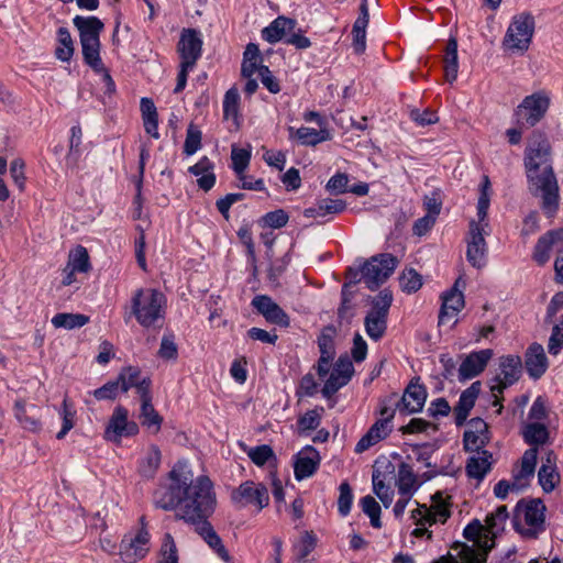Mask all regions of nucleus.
<instances>
[{
	"instance_id": "obj_19",
	"label": "nucleus",
	"mask_w": 563,
	"mask_h": 563,
	"mask_svg": "<svg viewBox=\"0 0 563 563\" xmlns=\"http://www.w3.org/2000/svg\"><path fill=\"white\" fill-rule=\"evenodd\" d=\"M419 377L411 379L400 400L396 402V408L407 413H416L422 410L426 399L427 389L419 384Z\"/></svg>"
},
{
	"instance_id": "obj_51",
	"label": "nucleus",
	"mask_w": 563,
	"mask_h": 563,
	"mask_svg": "<svg viewBox=\"0 0 563 563\" xmlns=\"http://www.w3.org/2000/svg\"><path fill=\"white\" fill-rule=\"evenodd\" d=\"M399 284L402 291L412 294L418 291L422 286V277L413 268L405 271L399 277Z\"/></svg>"
},
{
	"instance_id": "obj_43",
	"label": "nucleus",
	"mask_w": 563,
	"mask_h": 563,
	"mask_svg": "<svg viewBox=\"0 0 563 563\" xmlns=\"http://www.w3.org/2000/svg\"><path fill=\"white\" fill-rule=\"evenodd\" d=\"M85 63L95 71L103 70V63L100 58V41L80 42Z\"/></svg>"
},
{
	"instance_id": "obj_14",
	"label": "nucleus",
	"mask_w": 563,
	"mask_h": 563,
	"mask_svg": "<svg viewBox=\"0 0 563 563\" xmlns=\"http://www.w3.org/2000/svg\"><path fill=\"white\" fill-rule=\"evenodd\" d=\"M120 389L126 393L129 389L134 388L140 398L151 393L152 380L148 376L142 375V372L136 366L123 367L118 377Z\"/></svg>"
},
{
	"instance_id": "obj_26",
	"label": "nucleus",
	"mask_w": 563,
	"mask_h": 563,
	"mask_svg": "<svg viewBox=\"0 0 563 563\" xmlns=\"http://www.w3.org/2000/svg\"><path fill=\"white\" fill-rule=\"evenodd\" d=\"M525 366L529 376L533 379L540 378L548 368V358L544 349L539 343H532L527 352L525 358Z\"/></svg>"
},
{
	"instance_id": "obj_64",
	"label": "nucleus",
	"mask_w": 563,
	"mask_h": 563,
	"mask_svg": "<svg viewBox=\"0 0 563 563\" xmlns=\"http://www.w3.org/2000/svg\"><path fill=\"white\" fill-rule=\"evenodd\" d=\"M273 456L274 452L272 448L266 444L258 445L249 452V457L258 466L264 465Z\"/></svg>"
},
{
	"instance_id": "obj_38",
	"label": "nucleus",
	"mask_w": 563,
	"mask_h": 563,
	"mask_svg": "<svg viewBox=\"0 0 563 563\" xmlns=\"http://www.w3.org/2000/svg\"><path fill=\"white\" fill-rule=\"evenodd\" d=\"M457 69V41L454 37H451L448 41L444 56V73L448 81L452 82L456 79Z\"/></svg>"
},
{
	"instance_id": "obj_62",
	"label": "nucleus",
	"mask_w": 563,
	"mask_h": 563,
	"mask_svg": "<svg viewBox=\"0 0 563 563\" xmlns=\"http://www.w3.org/2000/svg\"><path fill=\"white\" fill-rule=\"evenodd\" d=\"M321 421V416L317 409L308 410L303 416H301L298 421V428L301 432L316 430Z\"/></svg>"
},
{
	"instance_id": "obj_33",
	"label": "nucleus",
	"mask_w": 563,
	"mask_h": 563,
	"mask_svg": "<svg viewBox=\"0 0 563 563\" xmlns=\"http://www.w3.org/2000/svg\"><path fill=\"white\" fill-rule=\"evenodd\" d=\"M189 173L195 176H200L197 179L199 188L205 191L210 190L216 184V175L213 174V163L203 156L198 163L189 167Z\"/></svg>"
},
{
	"instance_id": "obj_11",
	"label": "nucleus",
	"mask_w": 563,
	"mask_h": 563,
	"mask_svg": "<svg viewBox=\"0 0 563 563\" xmlns=\"http://www.w3.org/2000/svg\"><path fill=\"white\" fill-rule=\"evenodd\" d=\"M550 99L543 93L537 92L527 96L517 110V115L525 121L527 126H534L547 113Z\"/></svg>"
},
{
	"instance_id": "obj_30",
	"label": "nucleus",
	"mask_w": 563,
	"mask_h": 563,
	"mask_svg": "<svg viewBox=\"0 0 563 563\" xmlns=\"http://www.w3.org/2000/svg\"><path fill=\"white\" fill-rule=\"evenodd\" d=\"M476 453V455L468 457L465 470L468 477L482 481L492 468L493 455L487 450L477 451Z\"/></svg>"
},
{
	"instance_id": "obj_42",
	"label": "nucleus",
	"mask_w": 563,
	"mask_h": 563,
	"mask_svg": "<svg viewBox=\"0 0 563 563\" xmlns=\"http://www.w3.org/2000/svg\"><path fill=\"white\" fill-rule=\"evenodd\" d=\"M58 46L55 49V56L62 62H68L74 55V42L67 27H59L57 31Z\"/></svg>"
},
{
	"instance_id": "obj_22",
	"label": "nucleus",
	"mask_w": 563,
	"mask_h": 563,
	"mask_svg": "<svg viewBox=\"0 0 563 563\" xmlns=\"http://www.w3.org/2000/svg\"><path fill=\"white\" fill-rule=\"evenodd\" d=\"M320 464L319 452L308 445L303 451L295 455L294 473L297 481L312 476Z\"/></svg>"
},
{
	"instance_id": "obj_20",
	"label": "nucleus",
	"mask_w": 563,
	"mask_h": 563,
	"mask_svg": "<svg viewBox=\"0 0 563 563\" xmlns=\"http://www.w3.org/2000/svg\"><path fill=\"white\" fill-rule=\"evenodd\" d=\"M559 254L563 250V229L552 230L539 238L533 252V260L544 265L550 260V251Z\"/></svg>"
},
{
	"instance_id": "obj_63",
	"label": "nucleus",
	"mask_w": 563,
	"mask_h": 563,
	"mask_svg": "<svg viewBox=\"0 0 563 563\" xmlns=\"http://www.w3.org/2000/svg\"><path fill=\"white\" fill-rule=\"evenodd\" d=\"M373 489L385 507H388L391 504L394 492L385 485L382 479H379V475L373 474Z\"/></svg>"
},
{
	"instance_id": "obj_39",
	"label": "nucleus",
	"mask_w": 563,
	"mask_h": 563,
	"mask_svg": "<svg viewBox=\"0 0 563 563\" xmlns=\"http://www.w3.org/2000/svg\"><path fill=\"white\" fill-rule=\"evenodd\" d=\"M51 322L56 329L64 328L67 330H73L87 324L89 322V317L82 313L60 312L56 313L52 318Z\"/></svg>"
},
{
	"instance_id": "obj_24",
	"label": "nucleus",
	"mask_w": 563,
	"mask_h": 563,
	"mask_svg": "<svg viewBox=\"0 0 563 563\" xmlns=\"http://www.w3.org/2000/svg\"><path fill=\"white\" fill-rule=\"evenodd\" d=\"M14 416L21 427L31 432H38L42 428L40 408L19 399L14 404Z\"/></svg>"
},
{
	"instance_id": "obj_59",
	"label": "nucleus",
	"mask_w": 563,
	"mask_h": 563,
	"mask_svg": "<svg viewBox=\"0 0 563 563\" xmlns=\"http://www.w3.org/2000/svg\"><path fill=\"white\" fill-rule=\"evenodd\" d=\"M119 391H121L120 383H118V379H114L95 389L92 395L97 400H114Z\"/></svg>"
},
{
	"instance_id": "obj_47",
	"label": "nucleus",
	"mask_w": 563,
	"mask_h": 563,
	"mask_svg": "<svg viewBox=\"0 0 563 563\" xmlns=\"http://www.w3.org/2000/svg\"><path fill=\"white\" fill-rule=\"evenodd\" d=\"M67 268H71L77 273H87L90 269L89 255L87 250L79 245L69 254Z\"/></svg>"
},
{
	"instance_id": "obj_18",
	"label": "nucleus",
	"mask_w": 563,
	"mask_h": 563,
	"mask_svg": "<svg viewBox=\"0 0 563 563\" xmlns=\"http://www.w3.org/2000/svg\"><path fill=\"white\" fill-rule=\"evenodd\" d=\"M470 429L463 434V446L466 452L484 450L489 442L488 424L482 418H473L468 421Z\"/></svg>"
},
{
	"instance_id": "obj_55",
	"label": "nucleus",
	"mask_w": 563,
	"mask_h": 563,
	"mask_svg": "<svg viewBox=\"0 0 563 563\" xmlns=\"http://www.w3.org/2000/svg\"><path fill=\"white\" fill-rule=\"evenodd\" d=\"M526 487L527 486L521 481L517 484V476L512 475V482H508L506 479L499 481L494 487V494L499 499H506L509 492L519 493Z\"/></svg>"
},
{
	"instance_id": "obj_29",
	"label": "nucleus",
	"mask_w": 563,
	"mask_h": 563,
	"mask_svg": "<svg viewBox=\"0 0 563 563\" xmlns=\"http://www.w3.org/2000/svg\"><path fill=\"white\" fill-rule=\"evenodd\" d=\"M296 24V20L280 15L262 30V37L271 44L277 43L283 40L287 33L292 32Z\"/></svg>"
},
{
	"instance_id": "obj_15",
	"label": "nucleus",
	"mask_w": 563,
	"mask_h": 563,
	"mask_svg": "<svg viewBox=\"0 0 563 563\" xmlns=\"http://www.w3.org/2000/svg\"><path fill=\"white\" fill-rule=\"evenodd\" d=\"M493 354V350L485 349L466 355L457 368L459 380L465 382L483 373Z\"/></svg>"
},
{
	"instance_id": "obj_60",
	"label": "nucleus",
	"mask_w": 563,
	"mask_h": 563,
	"mask_svg": "<svg viewBox=\"0 0 563 563\" xmlns=\"http://www.w3.org/2000/svg\"><path fill=\"white\" fill-rule=\"evenodd\" d=\"M563 349V316L560 323L554 324L548 343V351L552 355H558Z\"/></svg>"
},
{
	"instance_id": "obj_8",
	"label": "nucleus",
	"mask_w": 563,
	"mask_h": 563,
	"mask_svg": "<svg viewBox=\"0 0 563 563\" xmlns=\"http://www.w3.org/2000/svg\"><path fill=\"white\" fill-rule=\"evenodd\" d=\"M534 32V18L531 13L523 12L516 15L510 23L504 45L511 51L526 52L529 48Z\"/></svg>"
},
{
	"instance_id": "obj_4",
	"label": "nucleus",
	"mask_w": 563,
	"mask_h": 563,
	"mask_svg": "<svg viewBox=\"0 0 563 563\" xmlns=\"http://www.w3.org/2000/svg\"><path fill=\"white\" fill-rule=\"evenodd\" d=\"M493 530H463L464 538L472 545L457 544L456 555L448 553L434 563H484L488 552L495 547L496 536Z\"/></svg>"
},
{
	"instance_id": "obj_3",
	"label": "nucleus",
	"mask_w": 563,
	"mask_h": 563,
	"mask_svg": "<svg viewBox=\"0 0 563 563\" xmlns=\"http://www.w3.org/2000/svg\"><path fill=\"white\" fill-rule=\"evenodd\" d=\"M489 185V179L485 176L482 185V192L477 202L478 222L475 220L470 221L468 233L465 239L467 244L466 260L473 267L478 269L483 268L487 262L488 247L485 240V235L487 234L485 232V227H487L488 223L485 222V219L487 217L490 202L488 195Z\"/></svg>"
},
{
	"instance_id": "obj_23",
	"label": "nucleus",
	"mask_w": 563,
	"mask_h": 563,
	"mask_svg": "<svg viewBox=\"0 0 563 563\" xmlns=\"http://www.w3.org/2000/svg\"><path fill=\"white\" fill-rule=\"evenodd\" d=\"M431 499L432 504L430 507H421V511H423L422 519L430 526L444 525L446 519L451 516V504L442 492H437L432 495Z\"/></svg>"
},
{
	"instance_id": "obj_54",
	"label": "nucleus",
	"mask_w": 563,
	"mask_h": 563,
	"mask_svg": "<svg viewBox=\"0 0 563 563\" xmlns=\"http://www.w3.org/2000/svg\"><path fill=\"white\" fill-rule=\"evenodd\" d=\"M339 492L338 510L341 516L345 517L349 515L353 503L352 488L347 482H343L339 487Z\"/></svg>"
},
{
	"instance_id": "obj_25",
	"label": "nucleus",
	"mask_w": 563,
	"mask_h": 563,
	"mask_svg": "<svg viewBox=\"0 0 563 563\" xmlns=\"http://www.w3.org/2000/svg\"><path fill=\"white\" fill-rule=\"evenodd\" d=\"M545 505L541 499L520 500L516 506L517 516H523L528 526L539 528L544 523Z\"/></svg>"
},
{
	"instance_id": "obj_12",
	"label": "nucleus",
	"mask_w": 563,
	"mask_h": 563,
	"mask_svg": "<svg viewBox=\"0 0 563 563\" xmlns=\"http://www.w3.org/2000/svg\"><path fill=\"white\" fill-rule=\"evenodd\" d=\"M499 374L495 377V385L490 386L492 393H503L514 385L521 376L522 362L517 355H506L499 358Z\"/></svg>"
},
{
	"instance_id": "obj_34",
	"label": "nucleus",
	"mask_w": 563,
	"mask_h": 563,
	"mask_svg": "<svg viewBox=\"0 0 563 563\" xmlns=\"http://www.w3.org/2000/svg\"><path fill=\"white\" fill-rule=\"evenodd\" d=\"M290 137H296L300 144L314 146L323 141L331 139V134L328 130H316L312 128L301 126L295 130L292 126L289 129Z\"/></svg>"
},
{
	"instance_id": "obj_46",
	"label": "nucleus",
	"mask_w": 563,
	"mask_h": 563,
	"mask_svg": "<svg viewBox=\"0 0 563 563\" xmlns=\"http://www.w3.org/2000/svg\"><path fill=\"white\" fill-rule=\"evenodd\" d=\"M336 330L333 325H327L322 329L321 334L318 336V346L320 350V356L333 358L335 354L334 350V336Z\"/></svg>"
},
{
	"instance_id": "obj_21",
	"label": "nucleus",
	"mask_w": 563,
	"mask_h": 563,
	"mask_svg": "<svg viewBox=\"0 0 563 563\" xmlns=\"http://www.w3.org/2000/svg\"><path fill=\"white\" fill-rule=\"evenodd\" d=\"M481 389L482 384L479 380H476L460 395L459 401L453 408L454 422L457 427H462L466 422L479 396Z\"/></svg>"
},
{
	"instance_id": "obj_53",
	"label": "nucleus",
	"mask_w": 563,
	"mask_h": 563,
	"mask_svg": "<svg viewBox=\"0 0 563 563\" xmlns=\"http://www.w3.org/2000/svg\"><path fill=\"white\" fill-rule=\"evenodd\" d=\"M201 146V131L190 124L187 129L186 140L184 143V153L188 156L195 154Z\"/></svg>"
},
{
	"instance_id": "obj_57",
	"label": "nucleus",
	"mask_w": 563,
	"mask_h": 563,
	"mask_svg": "<svg viewBox=\"0 0 563 563\" xmlns=\"http://www.w3.org/2000/svg\"><path fill=\"white\" fill-rule=\"evenodd\" d=\"M346 209V202L342 199L323 198L318 200V210L322 217L327 214H338Z\"/></svg>"
},
{
	"instance_id": "obj_27",
	"label": "nucleus",
	"mask_w": 563,
	"mask_h": 563,
	"mask_svg": "<svg viewBox=\"0 0 563 563\" xmlns=\"http://www.w3.org/2000/svg\"><path fill=\"white\" fill-rule=\"evenodd\" d=\"M73 23L79 32L80 42L100 41L99 36L104 24L99 18L76 15L73 19Z\"/></svg>"
},
{
	"instance_id": "obj_41",
	"label": "nucleus",
	"mask_w": 563,
	"mask_h": 563,
	"mask_svg": "<svg viewBox=\"0 0 563 563\" xmlns=\"http://www.w3.org/2000/svg\"><path fill=\"white\" fill-rule=\"evenodd\" d=\"M318 538L313 530H306L300 533L299 538L294 542L292 549L298 560L306 559L317 547Z\"/></svg>"
},
{
	"instance_id": "obj_48",
	"label": "nucleus",
	"mask_w": 563,
	"mask_h": 563,
	"mask_svg": "<svg viewBox=\"0 0 563 563\" xmlns=\"http://www.w3.org/2000/svg\"><path fill=\"white\" fill-rule=\"evenodd\" d=\"M157 563H179L178 549L169 533L164 536Z\"/></svg>"
},
{
	"instance_id": "obj_9",
	"label": "nucleus",
	"mask_w": 563,
	"mask_h": 563,
	"mask_svg": "<svg viewBox=\"0 0 563 563\" xmlns=\"http://www.w3.org/2000/svg\"><path fill=\"white\" fill-rule=\"evenodd\" d=\"M231 499L238 507L254 506L261 510L268 505L269 495L265 485L246 481L232 490Z\"/></svg>"
},
{
	"instance_id": "obj_13",
	"label": "nucleus",
	"mask_w": 563,
	"mask_h": 563,
	"mask_svg": "<svg viewBox=\"0 0 563 563\" xmlns=\"http://www.w3.org/2000/svg\"><path fill=\"white\" fill-rule=\"evenodd\" d=\"M177 52L180 55L181 63L195 66L202 53V38L199 31L184 29L177 44Z\"/></svg>"
},
{
	"instance_id": "obj_7",
	"label": "nucleus",
	"mask_w": 563,
	"mask_h": 563,
	"mask_svg": "<svg viewBox=\"0 0 563 563\" xmlns=\"http://www.w3.org/2000/svg\"><path fill=\"white\" fill-rule=\"evenodd\" d=\"M397 264L398 260L389 253L372 256L361 267L366 287L371 290L377 289L394 273Z\"/></svg>"
},
{
	"instance_id": "obj_32",
	"label": "nucleus",
	"mask_w": 563,
	"mask_h": 563,
	"mask_svg": "<svg viewBox=\"0 0 563 563\" xmlns=\"http://www.w3.org/2000/svg\"><path fill=\"white\" fill-rule=\"evenodd\" d=\"M140 420L141 424L152 433H157L161 430L163 418L152 404L151 393L141 398Z\"/></svg>"
},
{
	"instance_id": "obj_5",
	"label": "nucleus",
	"mask_w": 563,
	"mask_h": 563,
	"mask_svg": "<svg viewBox=\"0 0 563 563\" xmlns=\"http://www.w3.org/2000/svg\"><path fill=\"white\" fill-rule=\"evenodd\" d=\"M100 543L103 551L118 554L123 563H137L150 552L151 534L148 530H126L120 539L119 547L106 538L101 539Z\"/></svg>"
},
{
	"instance_id": "obj_36",
	"label": "nucleus",
	"mask_w": 563,
	"mask_h": 563,
	"mask_svg": "<svg viewBox=\"0 0 563 563\" xmlns=\"http://www.w3.org/2000/svg\"><path fill=\"white\" fill-rule=\"evenodd\" d=\"M162 454L156 445H152L146 452L144 459L140 462L139 473L144 478H153L161 465Z\"/></svg>"
},
{
	"instance_id": "obj_56",
	"label": "nucleus",
	"mask_w": 563,
	"mask_h": 563,
	"mask_svg": "<svg viewBox=\"0 0 563 563\" xmlns=\"http://www.w3.org/2000/svg\"><path fill=\"white\" fill-rule=\"evenodd\" d=\"M240 95L236 88H230L223 99L224 118H236L239 111Z\"/></svg>"
},
{
	"instance_id": "obj_1",
	"label": "nucleus",
	"mask_w": 563,
	"mask_h": 563,
	"mask_svg": "<svg viewBox=\"0 0 563 563\" xmlns=\"http://www.w3.org/2000/svg\"><path fill=\"white\" fill-rule=\"evenodd\" d=\"M187 465L178 463L153 494V503L164 510H175V518L190 526L211 528L209 516L216 508V495L209 477L199 476L192 484Z\"/></svg>"
},
{
	"instance_id": "obj_16",
	"label": "nucleus",
	"mask_w": 563,
	"mask_h": 563,
	"mask_svg": "<svg viewBox=\"0 0 563 563\" xmlns=\"http://www.w3.org/2000/svg\"><path fill=\"white\" fill-rule=\"evenodd\" d=\"M251 305L269 323L287 328L290 324L288 314L266 295H257L252 299Z\"/></svg>"
},
{
	"instance_id": "obj_45",
	"label": "nucleus",
	"mask_w": 563,
	"mask_h": 563,
	"mask_svg": "<svg viewBox=\"0 0 563 563\" xmlns=\"http://www.w3.org/2000/svg\"><path fill=\"white\" fill-rule=\"evenodd\" d=\"M526 443L530 445L544 444L549 439L548 428L543 423H528L522 432Z\"/></svg>"
},
{
	"instance_id": "obj_17",
	"label": "nucleus",
	"mask_w": 563,
	"mask_h": 563,
	"mask_svg": "<svg viewBox=\"0 0 563 563\" xmlns=\"http://www.w3.org/2000/svg\"><path fill=\"white\" fill-rule=\"evenodd\" d=\"M465 282L460 276L452 288L442 295V306L439 313V324H443L446 319L456 316L464 307V296L460 287H464Z\"/></svg>"
},
{
	"instance_id": "obj_50",
	"label": "nucleus",
	"mask_w": 563,
	"mask_h": 563,
	"mask_svg": "<svg viewBox=\"0 0 563 563\" xmlns=\"http://www.w3.org/2000/svg\"><path fill=\"white\" fill-rule=\"evenodd\" d=\"M539 483L545 493L554 490L560 482V475L556 468H551L547 465H541L538 472Z\"/></svg>"
},
{
	"instance_id": "obj_61",
	"label": "nucleus",
	"mask_w": 563,
	"mask_h": 563,
	"mask_svg": "<svg viewBox=\"0 0 563 563\" xmlns=\"http://www.w3.org/2000/svg\"><path fill=\"white\" fill-rule=\"evenodd\" d=\"M60 415L63 418V426L56 435L58 440H62L74 427L75 411L71 409V406L66 397L63 401V409Z\"/></svg>"
},
{
	"instance_id": "obj_31",
	"label": "nucleus",
	"mask_w": 563,
	"mask_h": 563,
	"mask_svg": "<svg viewBox=\"0 0 563 563\" xmlns=\"http://www.w3.org/2000/svg\"><path fill=\"white\" fill-rule=\"evenodd\" d=\"M391 431V426L386 420H377L368 431L361 438L355 446L357 453H362L385 439Z\"/></svg>"
},
{
	"instance_id": "obj_6",
	"label": "nucleus",
	"mask_w": 563,
	"mask_h": 563,
	"mask_svg": "<svg viewBox=\"0 0 563 563\" xmlns=\"http://www.w3.org/2000/svg\"><path fill=\"white\" fill-rule=\"evenodd\" d=\"M164 295L156 289H137L132 298V314L143 327H151L163 318Z\"/></svg>"
},
{
	"instance_id": "obj_40",
	"label": "nucleus",
	"mask_w": 563,
	"mask_h": 563,
	"mask_svg": "<svg viewBox=\"0 0 563 563\" xmlns=\"http://www.w3.org/2000/svg\"><path fill=\"white\" fill-rule=\"evenodd\" d=\"M366 334L374 341L383 338L387 329V317L369 311L364 320Z\"/></svg>"
},
{
	"instance_id": "obj_52",
	"label": "nucleus",
	"mask_w": 563,
	"mask_h": 563,
	"mask_svg": "<svg viewBox=\"0 0 563 563\" xmlns=\"http://www.w3.org/2000/svg\"><path fill=\"white\" fill-rule=\"evenodd\" d=\"M391 302H393V294L387 289H383L373 299L371 311L374 313L380 314V316L388 317V312H389Z\"/></svg>"
},
{
	"instance_id": "obj_35",
	"label": "nucleus",
	"mask_w": 563,
	"mask_h": 563,
	"mask_svg": "<svg viewBox=\"0 0 563 563\" xmlns=\"http://www.w3.org/2000/svg\"><path fill=\"white\" fill-rule=\"evenodd\" d=\"M537 460V448H530L525 451L520 462V470L514 472V475L517 476V484L521 481L526 486L529 485L530 478H532L534 475Z\"/></svg>"
},
{
	"instance_id": "obj_10",
	"label": "nucleus",
	"mask_w": 563,
	"mask_h": 563,
	"mask_svg": "<svg viewBox=\"0 0 563 563\" xmlns=\"http://www.w3.org/2000/svg\"><path fill=\"white\" fill-rule=\"evenodd\" d=\"M139 431L137 423L129 420L128 409L117 406L106 428V438L112 442H119L123 437L136 435Z\"/></svg>"
},
{
	"instance_id": "obj_44",
	"label": "nucleus",
	"mask_w": 563,
	"mask_h": 563,
	"mask_svg": "<svg viewBox=\"0 0 563 563\" xmlns=\"http://www.w3.org/2000/svg\"><path fill=\"white\" fill-rule=\"evenodd\" d=\"M199 534L219 559L224 562H230V553L216 530H199Z\"/></svg>"
},
{
	"instance_id": "obj_37",
	"label": "nucleus",
	"mask_w": 563,
	"mask_h": 563,
	"mask_svg": "<svg viewBox=\"0 0 563 563\" xmlns=\"http://www.w3.org/2000/svg\"><path fill=\"white\" fill-rule=\"evenodd\" d=\"M397 486L398 492L406 497H410L417 489V477L412 467L407 463H401L399 465Z\"/></svg>"
},
{
	"instance_id": "obj_2",
	"label": "nucleus",
	"mask_w": 563,
	"mask_h": 563,
	"mask_svg": "<svg viewBox=\"0 0 563 563\" xmlns=\"http://www.w3.org/2000/svg\"><path fill=\"white\" fill-rule=\"evenodd\" d=\"M523 161L529 192L541 200L543 213L553 218L559 210L560 187L553 169L551 145L544 134L532 133Z\"/></svg>"
},
{
	"instance_id": "obj_58",
	"label": "nucleus",
	"mask_w": 563,
	"mask_h": 563,
	"mask_svg": "<svg viewBox=\"0 0 563 563\" xmlns=\"http://www.w3.org/2000/svg\"><path fill=\"white\" fill-rule=\"evenodd\" d=\"M232 168L238 175H242L249 166L251 152L245 148H232L231 153Z\"/></svg>"
},
{
	"instance_id": "obj_28",
	"label": "nucleus",
	"mask_w": 563,
	"mask_h": 563,
	"mask_svg": "<svg viewBox=\"0 0 563 563\" xmlns=\"http://www.w3.org/2000/svg\"><path fill=\"white\" fill-rule=\"evenodd\" d=\"M369 22L367 0H362L360 5V14L353 24V48L356 54L364 53L366 48V27Z\"/></svg>"
},
{
	"instance_id": "obj_49",
	"label": "nucleus",
	"mask_w": 563,
	"mask_h": 563,
	"mask_svg": "<svg viewBox=\"0 0 563 563\" xmlns=\"http://www.w3.org/2000/svg\"><path fill=\"white\" fill-rule=\"evenodd\" d=\"M360 505L362 507L363 512L369 517L371 525L374 528H380V526H382L380 510L382 509H380L379 504L376 501V499L373 496L367 495V496H364L360 500Z\"/></svg>"
}]
</instances>
